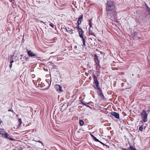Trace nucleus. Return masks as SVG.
Returning a JSON list of instances; mask_svg holds the SVG:
<instances>
[{
    "instance_id": "obj_23",
    "label": "nucleus",
    "mask_w": 150,
    "mask_h": 150,
    "mask_svg": "<svg viewBox=\"0 0 150 150\" xmlns=\"http://www.w3.org/2000/svg\"><path fill=\"white\" fill-rule=\"evenodd\" d=\"M64 105H65V104H62V105L61 106L62 108L60 109V111H64V110H65L66 109L67 107H65V108H64V109L63 110H62V108H63V107L64 106Z\"/></svg>"
},
{
    "instance_id": "obj_31",
    "label": "nucleus",
    "mask_w": 150,
    "mask_h": 150,
    "mask_svg": "<svg viewBox=\"0 0 150 150\" xmlns=\"http://www.w3.org/2000/svg\"><path fill=\"white\" fill-rule=\"evenodd\" d=\"M25 60L26 61H28V58H27V57H26V56H25Z\"/></svg>"
},
{
    "instance_id": "obj_38",
    "label": "nucleus",
    "mask_w": 150,
    "mask_h": 150,
    "mask_svg": "<svg viewBox=\"0 0 150 150\" xmlns=\"http://www.w3.org/2000/svg\"><path fill=\"white\" fill-rule=\"evenodd\" d=\"M2 123V120H1V119L0 118V124H1Z\"/></svg>"
},
{
    "instance_id": "obj_29",
    "label": "nucleus",
    "mask_w": 150,
    "mask_h": 150,
    "mask_svg": "<svg viewBox=\"0 0 150 150\" xmlns=\"http://www.w3.org/2000/svg\"><path fill=\"white\" fill-rule=\"evenodd\" d=\"M81 103L83 105H86V103L84 101H81Z\"/></svg>"
},
{
    "instance_id": "obj_28",
    "label": "nucleus",
    "mask_w": 150,
    "mask_h": 150,
    "mask_svg": "<svg viewBox=\"0 0 150 150\" xmlns=\"http://www.w3.org/2000/svg\"><path fill=\"white\" fill-rule=\"evenodd\" d=\"M100 142V144H103V145H105V146H107V145H106L105 144H104V143H103L102 142L100 141H99V142Z\"/></svg>"
},
{
    "instance_id": "obj_42",
    "label": "nucleus",
    "mask_w": 150,
    "mask_h": 150,
    "mask_svg": "<svg viewBox=\"0 0 150 150\" xmlns=\"http://www.w3.org/2000/svg\"><path fill=\"white\" fill-rule=\"evenodd\" d=\"M100 53H101V54H104V53H103V52H100Z\"/></svg>"
},
{
    "instance_id": "obj_18",
    "label": "nucleus",
    "mask_w": 150,
    "mask_h": 150,
    "mask_svg": "<svg viewBox=\"0 0 150 150\" xmlns=\"http://www.w3.org/2000/svg\"><path fill=\"white\" fill-rule=\"evenodd\" d=\"M89 35H92L96 37L95 34L93 33L92 30H90V29H89Z\"/></svg>"
},
{
    "instance_id": "obj_14",
    "label": "nucleus",
    "mask_w": 150,
    "mask_h": 150,
    "mask_svg": "<svg viewBox=\"0 0 150 150\" xmlns=\"http://www.w3.org/2000/svg\"><path fill=\"white\" fill-rule=\"evenodd\" d=\"M78 31L79 33V36H80V35H83L84 31L83 30L82 28H80L78 29Z\"/></svg>"
},
{
    "instance_id": "obj_2",
    "label": "nucleus",
    "mask_w": 150,
    "mask_h": 150,
    "mask_svg": "<svg viewBox=\"0 0 150 150\" xmlns=\"http://www.w3.org/2000/svg\"><path fill=\"white\" fill-rule=\"evenodd\" d=\"M115 10V5L113 1L110 0L108 1L106 6V12L109 11H112Z\"/></svg>"
},
{
    "instance_id": "obj_25",
    "label": "nucleus",
    "mask_w": 150,
    "mask_h": 150,
    "mask_svg": "<svg viewBox=\"0 0 150 150\" xmlns=\"http://www.w3.org/2000/svg\"><path fill=\"white\" fill-rule=\"evenodd\" d=\"M92 21V19H91L90 20H88L87 21L88 22V24H92V23L91 22Z\"/></svg>"
},
{
    "instance_id": "obj_5",
    "label": "nucleus",
    "mask_w": 150,
    "mask_h": 150,
    "mask_svg": "<svg viewBox=\"0 0 150 150\" xmlns=\"http://www.w3.org/2000/svg\"><path fill=\"white\" fill-rule=\"evenodd\" d=\"M4 137L5 138L8 139L13 141L14 140V139L12 138L10 135L8 134L7 132H6L5 131H4Z\"/></svg>"
},
{
    "instance_id": "obj_15",
    "label": "nucleus",
    "mask_w": 150,
    "mask_h": 150,
    "mask_svg": "<svg viewBox=\"0 0 150 150\" xmlns=\"http://www.w3.org/2000/svg\"><path fill=\"white\" fill-rule=\"evenodd\" d=\"M4 131H5L4 129H0V134L3 137H4V133H4Z\"/></svg>"
},
{
    "instance_id": "obj_36",
    "label": "nucleus",
    "mask_w": 150,
    "mask_h": 150,
    "mask_svg": "<svg viewBox=\"0 0 150 150\" xmlns=\"http://www.w3.org/2000/svg\"><path fill=\"white\" fill-rule=\"evenodd\" d=\"M95 45V44L94 42L93 43H92L91 44V45L93 46H94V45Z\"/></svg>"
},
{
    "instance_id": "obj_34",
    "label": "nucleus",
    "mask_w": 150,
    "mask_h": 150,
    "mask_svg": "<svg viewBox=\"0 0 150 150\" xmlns=\"http://www.w3.org/2000/svg\"><path fill=\"white\" fill-rule=\"evenodd\" d=\"M87 107L89 108H91V107L88 105H87L86 104V105H85Z\"/></svg>"
},
{
    "instance_id": "obj_43",
    "label": "nucleus",
    "mask_w": 150,
    "mask_h": 150,
    "mask_svg": "<svg viewBox=\"0 0 150 150\" xmlns=\"http://www.w3.org/2000/svg\"><path fill=\"white\" fill-rule=\"evenodd\" d=\"M41 23H44L45 24V23H44V22H43V21H41Z\"/></svg>"
},
{
    "instance_id": "obj_35",
    "label": "nucleus",
    "mask_w": 150,
    "mask_h": 150,
    "mask_svg": "<svg viewBox=\"0 0 150 150\" xmlns=\"http://www.w3.org/2000/svg\"><path fill=\"white\" fill-rule=\"evenodd\" d=\"M79 25H78V24H77V29L78 30V29H79V28H80L79 27Z\"/></svg>"
},
{
    "instance_id": "obj_46",
    "label": "nucleus",
    "mask_w": 150,
    "mask_h": 150,
    "mask_svg": "<svg viewBox=\"0 0 150 150\" xmlns=\"http://www.w3.org/2000/svg\"><path fill=\"white\" fill-rule=\"evenodd\" d=\"M13 150H15V149H13Z\"/></svg>"
},
{
    "instance_id": "obj_26",
    "label": "nucleus",
    "mask_w": 150,
    "mask_h": 150,
    "mask_svg": "<svg viewBox=\"0 0 150 150\" xmlns=\"http://www.w3.org/2000/svg\"><path fill=\"white\" fill-rule=\"evenodd\" d=\"M25 56H24L23 57H21L20 59L22 61H25Z\"/></svg>"
},
{
    "instance_id": "obj_13",
    "label": "nucleus",
    "mask_w": 150,
    "mask_h": 150,
    "mask_svg": "<svg viewBox=\"0 0 150 150\" xmlns=\"http://www.w3.org/2000/svg\"><path fill=\"white\" fill-rule=\"evenodd\" d=\"M83 15H81L80 17H79L78 20L77 24L78 25H79L81 23L82 20L83 19Z\"/></svg>"
},
{
    "instance_id": "obj_37",
    "label": "nucleus",
    "mask_w": 150,
    "mask_h": 150,
    "mask_svg": "<svg viewBox=\"0 0 150 150\" xmlns=\"http://www.w3.org/2000/svg\"><path fill=\"white\" fill-rule=\"evenodd\" d=\"M8 111H11V112H13V110H12L10 109V110H8Z\"/></svg>"
},
{
    "instance_id": "obj_1",
    "label": "nucleus",
    "mask_w": 150,
    "mask_h": 150,
    "mask_svg": "<svg viewBox=\"0 0 150 150\" xmlns=\"http://www.w3.org/2000/svg\"><path fill=\"white\" fill-rule=\"evenodd\" d=\"M93 77L94 80L93 83L95 85V86L94 85H93V87L95 88L98 90V95L100 96V97L102 99H104L105 97L102 93V90L101 89L99 86V83L98 80L97 78L94 75H93Z\"/></svg>"
},
{
    "instance_id": "obj_19",
    "label": "nucleus",
    "mask_w": 150,
    "mask_h": 150,
    "mask_svg": "<svg viewBox=\"0 0 150 150\" xmlns=\"http://www.w3.org/2000/svg\"><path fill=\"white\" fill-rule=\"evenodd\" d=\"M79 123L80 126H83V125L84 122L82 120H79Z\"/></svg>"
},
{
    "instance_id": "obj_4",
    "label": "nucleus",
    "mask_w": 150,
    "mask_h": 150,
    "mask_svg": "<svg viewBox=\"0 0 150 150\" xmlns=\"http://www.w3.org/2000/svg\"><path fill=\"white\" fill-rule=\"evenodd\" d=\"M141 117L143 122H147L148 120V114L147 113L146 111L145 110H143L141 113Z\"/></svg>"
},
{
    "instance_id": "obj_10",
    "label": "nucleus",
    "mask_w": 150,
    "mask_h": 150,
    "mask_svg": "<svg viewBox=\"0 0 150 150\" xmlns=\"http://www.w3.org/2000/svg\"><path fill=\"white\" fill-rule=\"evenodd\" d=\"M122 150H137V149L132 146L130 145L129 146L127 149L122 148Z\"/></svg>"
},
{
    "instance_id": "obj_27",
    "label": "nucleus",
    "mask_w": 150,
    "mask_h": 150,
    "mask_svg": "<svg viewBox=\"0 0 150 150\" xmlns=\"http://www.w3.org/2000/svg\"><path fill=\"white\" fill-rule=\"evenodd\" d=\"M145 6H146V8L148 10H149L150 9V8H149L148 6V5H147V4L145 3Z\"/></svg>"
},
{
    "instance_id": "obj_45",
    "label": "nucleus",
    "mask_w": 150,
    "mask_h": 150,
    "mask_svg": "<svg viewBox=\"0 0 150 150\" xmlns=\"http://www.w3.org/2000/svg\"><path fill=\"white\" fill-rule=\"evenodd\" d=\"M10 1H14V0H10Z\"/></svg>"
},
{
    "instance_id": "obj_30",
    "label": "nucleus",
    "mask_w": 150,
    "mask_h": 150,
    "mask_svg": "<svg viewBox=\"0 0 150 150\" xmlns=\"http://www.w3.org/2000/svg\"><path fill=\"white\" fill-rule=\"evenodd\" d=\"M88 25L90 27L89 29H90L91 28H92V24H88Z\"/></svg>"
},
{
    "instance_id": "obj_33",
    "label": "nucleus",
    "mask_w": 150,
    "mask_h": 150,
    "mask_svg": "<svg viewBox=\"0 0 150 150\" xmlns=\"http://www.w3.org/2000/svg\"><path fill=\"white\" fill-rule=\"evenodd\" d=\"M12 64L10 63V65H9V67L10 69H11L12 68Z\"/></svg>"
},
{
    "instance_id": "obj_41",
    "label": "nucleus",
    "mask_w": 150,
    "mask_h": 150,
    "mask_svg": "<svg viewBox=\"0 0 150 150\" xmlns=\"http://www.w3.org/2000/svg\"><path fill=\"white\" fill-rule=\"evenodd\" d=\"M139 122H140V123L141 122H142V123H143V122H142V120L140 121Z\"/></svg>"
},
{
    "instance_id": "obj_8",
    "label": "nucleus",
    "mask_w": 150,
    "mask_h": 150,
    "mask_svg": "<svg viewBox=\"0 0 150 150\" xmlns=\"http://www.w3.org/2000/svg\"><path fill=\"white\" fill-rule=\"evenodd\" d=\"M111 114L112 115L114 116L115 118L117 119L120 118V115L118 113L116 112H112L111 113Z\"/></svg>"
},
{
    "instance_id": "obj_16",
    "label": "nucleus",
    "mask_w": 150,
    "mask_h": 150,
    "mask_svg": "<svg viewBox=\"0 0 150 150\" xmlns=\"http://www.w3.org/2000/svg\"><path fill=\"white\" fill-rule=\"evenodd\" d=\"M91 136L96 142H98L99 141V140L98 139H97L93 135L91 134Z\"/></svg>"
},
{
    "instance_id": "obj_32",
    "label": "nucleus",
    "mask_w": 150,
    "mask_h": 150,
    "mask_svg": "<svg viewBox=\"0 0 150 150\" xmlns=\"http://www.w3.org/2000/svg\"><path fill=\"white\" fill-rule=\"evenodd\" d=\"M38 142H39L40 143H41L42 145L43 146V143L40 141V140H39L38 141Z\"/></svg>"
},
{
    "instance_id": "obj_22",
    "label": "nucleus",
    "mask_w": 150,
    "mask_h": 150,
    "mask_svg": "<svg viewBox=\"0 0 150 150\" xmlns=\"http://www.w3.org/2000/svg\"><path fill=\"white\" fill-rule=\"evenodd\" d=\"M18 122H19V123L18 124V126L19 127L20 126V125H21V124L22 122V120H21V118L19 119Z\"/></svg>"
},
{
    "instance_id": "obj_17",
    "label": "nucleus",
    "mask_w": 150,
    "mask_h": 150,
    "mask_svg": "<svg viewBox=\"0 0 150 150\" xmlns=\"http://www.w3.org/2000/svg\"><path fill=\"white\" fill-rule=\"evenodd\" d=\"M13 55H12L11 56V58H10V63H13L14 62L13 60Z\"/></svg>"
},
{
    "instance_id": "obj_24",
    "label": "nucleus",
    "mask_w": 150,
    "mask_h": 150,
    "mask_svg": "<svg viewBox=\"0 0 150 150\" xmlns=\"http://www.w3.org/2000/svg\"><path fill=\"white\" fill-rule=\"evenodd\" d=\"M49 25L52 28H54V24L53 23H49Z\"/></svg>"
},
{
    "instance_id": "obj_6",
    "label": "nucleus",
    "mask_w": 150,
    "mask_h": 150,
    "mask_svg": "<svg viewBox=\"0 0 150 150\" xmlns=\"http://www.w3.org/2000/svg\"><path fill=\"white\" fill-rule=\"evenodd\" d=\"M55 88L56 91L58 92L59 93H61L63 91L62 89V86L58 84H56L54 86Z\"/></svg>"
},
{
    "instance_id": "obj_20",
    "label": "nucleus",
    "mask_w": 150,
    "mask_h": 150,
    "mask_svg": "<svg viewBox=\"0 0 150 150\" xmlns=\"http://www.w3.org/2000/svg\"><path fill=\"white\" fill-rule=\"evenodd\" d=\"M96 40V39L90 38H88V40L90 41V43L92 42L93 41H95Z\"/></svg>"
},
{
    "instance_id": "obj_39",
    "label": "nucleus",
    "mask_w": 150,
    "mask_h": 150,
    "mask_svg": "<svg viewBox=\"0 0 150 150\" xmlns=\"http://www.w3.org/2000/svg\"><path fill=\"white\" fill-rule=\"evenodd\" d=\"M18 150H22V149L21 148H20L18 149Z\"/></svg>"
},
{
    "instance_id": "obj_21",
    "label": "nucleus",
    "mask_w": 150,
    "mask_h": 150,
    "mask_svg": "<svg viewBox=\"0 0 150 150\" xmlns=\"http://www.w3.org/2000/svg\"><path fill=\"white\" fill-rule=\"evenodd\" d=\"M143 125H141L139 128V130L141 131L142 132L143 131Z\"/></svg>"
},
{
    "instance_id": "obj_3",
    "label": "nucleus",
    "mask_w": 150,
    "mask_h": 150,
    "mask_svg": "<svg viewBox=\"0 0 150 150\" xmlns=\"http://www.w3.org/2000/svg\"><path fill=\"white\" fill-rule=\"evenodd\" d=\"M106 13L107 16L109 17L111 20H117V12L115 10L113 11H109Z\"/></svg>"
},
{
    "instance_id": "obj_40",
    "label": "nucleus",
    "mask_w": 150,
    "mask_h": 150,
    "mask_svg": "<svg viewBox=\"0 0 150 150\" xmlns=\"http://www.w3.org/2000/svg\"><path fill=\"white\" fill-rule=\"evenodd\" d=\"M21 56L22 57H23L24 56V55H21Z\"/></svg>"
},
{
    "instance_id": "obj_7",
    "label": "nucleus",
    "mask_w": 150,
    "mask_h": 150,
    "mask_svg": "<svg viewBox=\"0 0 150 150\" xmlns=\"http://www.w3.org/2000/svg\"><path fill=\"white\" fill-rule=\"evenodd\" d=\"M94 61L97 64V67L98 66H99L100 67L99 62L98 59V56L96 54L94 55Z\"/></svg>"
},
{
    "instance_id": "obj_12",
    "label": "nucleus",
    "mask_w": 150,
    "mask_h": 150,
    "mask_svg": "<svg viewBox=\"0 0 150 150\" xmlns=\"http://www.w3.org/2000/svg\"><path fill=\"white\" fill-rule=\"evenodd\" d=\"M66 30V31L68 32L69 33L71 34H72L73 33V30L72 29H70V28L69 27L68 28H64Z\"/></svg>"
},
{
    "instance_id": "obj_9",
    "label": "nucleus",
    "mask_w": 150,
    "mask_h": 150,
    "mask_svg": "<svg viewBox=\"0 0 150 150\" xmlns=\"http://www.w3.org/2000/svg\"><path fill=\"white\" fill-rule=\"evenodd\" d=\"M81 38H82V40L83 42V46H85L86 39V37L84 36V35H80L79 36Z\"/></svg>"
},
{
    "instance_id": "obj_11",
    "label": "nucleus",
    "mask_w": 150,
    "mask_h": 150,
    "mask_svg": "<svg viewBox=\"0 0 150 150\" xmlns=\"http://www.w3.org/2000/svg\"><path fill=\"white\" fill-rule=\"evenodd\" d=\"M27 54L30 57H31L35 56L36 55V54L34 53L31 50H28V51Z\"/></svg>"
},
{
    "instance_id": "obj_44",
    "label": "nucleus",
    "mask_w": 150,
    "mask_h": 150,
    "mask_svg": "<svg viewBox=\"0 0 150 150\" xmlns=\"http://www.w3.org/2000/svg\"><path fill=\"white\" fill-rule=\"evenodd\" d=\"M74 48H77V46H75V47H74Z\"/></svg>"
}]
</instances>
